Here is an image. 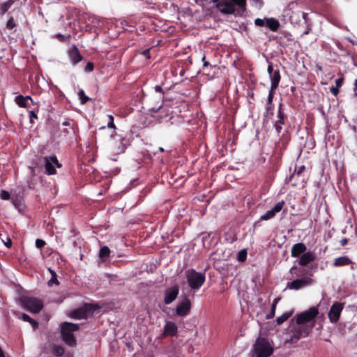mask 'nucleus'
Returning <instances> with one entry per match:
<instances>
[{"label": "nucleus", "instance_id": "obj_1", "mask_svg": "<svg viewBox=\"0 0 357 357\" xmlns=\"http://www.w3.org/2000/svg\"><path fill=\"white\" fill-rule=\"evenodd\" d=\"M223 3L225 8L221 10L222 14L243 15L246 10V0H227Z\"/></svg>", "mask_w": 357, "mask_h": 357}, {"label": "nucleus", "instance_id": "obj_2", "mask_svg": "<svg viewBox=\"0 0 357 357\" xmlns=\"http://www.w3.org/2000/svg\"><path fill=\"white\" fill-rule=\"evenodd\" d=\"M313 328L314 323L293 325L290 331V337L287 342L290 343L297 342L301 338L307 337L312 332Z\"/></svg>", "mask_w": 357, "mask_h": 357}, {"label": "nucleus", "instance_id": "obj_3", "mask_svg": "<svg viewBox=\"0 0 357 357\" xmlns=\"http://www.w3.org/2000/svg\"><path fill=\"white\" fill-rule=\"evenodd\" d=\"M79 325L70 322H64L61 326V333L62 339L66 344L70 347L76 345V339L73 332L79 330Z\"/></svg>", "mask_w": 357, "mask_h": 357}, {"label": "nucleus", "instance_id": "obj_4", "mask_svg": "<svg viewBox=\"0 0 357 357\" xmlns=\"http://www.w3.org/2000/svg\"><path fill=\"white\" fill-rule=\"evenodd\" d=\"M319 314V310L317 307H311L307 310L296 314L291 320V323L296 324H310L311 323L315 324L314 319Z\"/></svg>", "mask_w": 357, "mask_h": 357}, {"label": "nucleus", "instance_id": "obj_5", "mask_svg": "<svg viewBox=\"0 0 357 357\" xmlns=\"http://www.w3.org/2000/svg\"><path fill=\"white\" fill-rule=\"evenodd\" d=\"M188 284L191 289L198 290L206 280L204 273H199L195 269H188L185 271Z\"/></svg>", "mask_w": 357, "mask_h": 357}, {"label": "nucleus", "instance_id": "obj_6", "mask_svg": "<svg viewBox=\"0 0 357 357\" xmlns=\"http://www.w3.org/2000/svg\"><path fill=\"white\" fill-rule=\"evenodd\" d=\"M20 303L25 310L31 313H38L43 308V301L35 297H21Z\"/></svg>", "mask_w": 357, "mask_h": 357}, {"label": "nucleus", "instance_id": "obj_7", "mask_svg": "<svg viewBox=\"0 0 357 357\" xmlns=\"http://www.w3.org/2000/svg\"><path fill=\"white\" fill-rule=\"evenodd\" d=\"M254 350L256 357H269L273 352V348L264 337H259L256 340Z\"/></svg>", "mask_w": 357, "mask_h": 357}, {"label": "nucleus", "instance_id": "obj_8", "mask_svg": "<svg viewBox=\"0 0 357 357\" xmlns=\"http://www.w3.org/2000/svg\"><path fill=\"white\" fill-rule=\"evenodd\" d=\"M97 307L92 304H85L83 307L73 310L70 312V317L73 319H86L87 317L94 312Z\"/></svg>", "mask_w": 357, "mask_h": 357}, {"label": "nucleus", "instance_id": "obj_9", "mask_svg": "<svg viewBox=\"0 0 357 357\" xmlns=\"http://www.w3.org/2000/svg\"><path fill=\"white\" fill-rule=\"evenodd\" d=\"M277 119L273 121V127L275 129L277 135H279L282 130V126L284 125L287 116L283 109V104L280 102L278 105Z\"/></svg>", "mask_w": 357, "mask_h": 357}, {"label": "nucleus", "instance_id": "obj_10", "mask_svg": "<svg viewBox=\"0 0 357 357\" xmlns=\"http://www.w3.org/2000/svg\"><path fill=\"white\" fill-rule=\"evenodd\" d=\"M43 160L45 172L48 175L55 174L56 172L55 167H61L56 156H45Z\"/></svg>", "mask_w": 357, "mask_h": 357}, {"label": "nucleus", "instance_id": "obj_11", "mask_svg": "<svg viewBox=\"0 0 357 357\" xmlns=\"http://www.w3.org/2000/svg\"><path fill=\"white\" fill-rule=\"evenodd\" d=\"M179 293V287L177 284L167 288L164 291V303L169 305L174 302L178 297Z\"/></svg>", "mask_w": 357, "mask_h": 357}, {"label": "nucleus", "instance_id": "obj_12", "mask_svg": "<svg viewBox=\"0 0 357 357\" xmlns=\"http://www.w3.org/2000/svg\"><path fill=\"white\" fill-rule=\"evenodd\" d=\"M192 303L188 297H185L179 302L176 308V314L179 317L187 316L191 310Z\"/></svg>", "mask_w": 357, "mask_h": 357}, {"label": "nucleus", "instance_id": "obj_13", "mask_svg": "<svg viewBox=\"0 0 357 357\" xmlns=\"http://www.w3.org/2000/svg\"><path fill=\"white\" fill-rule=\"evenodd\" d=\"M344 305L339 302L334 303L328 312V318L331 323H337L340 319Z\"/></svg>", "mask_w": 357, "mask_h": 357}, {"label": "nucleus", "instance_id": "obj_14", "mask_svg": "<svg viewBox=\"0 0 357 357\" xmlns=\"http://www.w3.org/2000/svg\"><path fill=\"white\" fill-rule=\"evenodd\" d=\"M311 278L308 277H303L301 279H296L290 282H288L287 284V288L290 289L298 290L311 284Z\"/></svg>", "mask_w": 357, "mask_h": 357}, {"label": "nucleus", "instance_id": "obj_15", "mask_svg": "<svg viewBox=\"0 0 357 357\" xmlns=\"http://www.w3.org/2000/svg\"><path fill=\"white\" fill-rule=\"evenodd\" d=\"M285 204L284 201H280L275 204L273 207L271 209L267 211L264 215H262L260 217L261 220H268L271 218H273L276 213H279L282 211V208L284 207Z\"/></svg>", "mask_w": 357, "mask_h": 357}, {"label": "nucleus", "instance_id": "obj_16", "mask_svg": "<svg viewBox=\"0 0 357 357\" xmlns=\"http://www.w3.org/2000/svg\"><path fill=\"white\" fill-rule=\"evenodd\" d=\"M68 56L70 59V61L73 65H76L83 59V56L81 55L78 48L75 45H73L70 49V50L68 51Z\"/></svg>", "mask_w": 357, "mask_h": 357}, {"label": "nucleus", "instance_id": "obj_17", "mask_svg": "<svg viewBox=\"0 0 357 357\" xmlns=\"http://www.w3.org/2000/svg\"><path fill=\"white\" fill-rule=\"evenodd\" d=\"M62 126L63 128L61 130V132L63 133L64 137L75 134L74 122L73 120L69 119H66L62 123Z\"/></svg>", "mask_w": 357, "mask_h": 357}, {"label": "nucleus", "instance_id": "obj_18", "mask_svg": "<svg viewBox=\"0 0 357 357\" xmlns=\"http://www.w3.org/2000/svg\"><path fill=\"white\" fill-rule=\"evenodd\" d=\"M307 250L306 245L303 243H297L291 247V255L292 257H298Z\"/></svg>", "mask_w": 357, "mask_h": 357}, {"label": "nucleus", "instance_id": "obj_19", "mask_svg": "<svg viewBox=\"0 0 357 357\" xmlns=\"http://www.w3.org/2000/svg\"><path fill=\"white\" fill-rule=\"evenodd\" d=\"M178 332V327L175 323L167 321L164 327V336H175Z\"/></svg>", "mask_w": 357, "mask_h": 357}, {"label": "nucleus", "instance_id": "obj_20", "mask_svg": "<svg viewBox=\"0 0 357 357\" xmlns=\"http://www.w3.org/2000/svg\"><path fill=\"white\" fill-rule=\"evenodd\" d=\"M275 91V90L270 89V91L268 92L267 101H266V116H268V115L273 116V115L274 105L273 103V98H274Z\"/></svg>", "mask_w": 357, "mask_h": 357}, {"label": "nucleus", "instance_id": "obj_21", "mask_svg": "<svg viewBox=\"0 0 357 357\" xmlns=\"http://www.w3.org/2000/svg\"><path fill=\"white\" fill-rule=\"evenodd\" d=\"M315 259V255L312 252H304L300 257L298 264L305 266H307L309 263L313 261Z\"/></svg>", "mask_w": 357, "mask_h": 357}, {"label": "nucleus", "instance_id": "obj_22", "mask_svg": "<svg viewBox=\"0 0 357 357\" xmlns=\"http://www.w3.org/2000/svg\"><path fill=\"white\" fill-rule=\"evenodd\" d=\"M271 79V89L275 90L279 85L281 79L280 73L278 69L275 70L273 73L270 76Z\"/></svg>", "mask_w": 357, "mask_h": 357}, {"label": "nucleus", "instance_id": "obj_23", "mask_svg": "<svg viewBox=\"0 0 357 357\" xmlns=\"http://www.w3.org/2000/svg\"><path fill=\"white\" fill-rule=\"evenodd\" d=\"M353 262H352L351 259H350L348 257L342 256V257H339L335 259L333 261V266L335 267H338V266H347V265L351 264Z\"/></svg>", "mask_w": 357, "mask_h": 357}, {"label": "nucleus", "instance_id": "obj_24", "mask_svg": "<svg viewBox=\"0 0 357 357\" xmlns=\"http://www.w3.org/2000/svg\"><path fill=\"white\" fill-rule=\"evenodd\" d=\"M17 0H8L0 3V15L6 14Z\"/></svg>", "mask_w": 357, "mask_h": 357}, {"label": "nucleus", "instance_id": "obj_25", "mask_svg": "<svg viewBox=\"0 0 357 357\" xmlns=\"http://www.w3.org/2000/svg\"><path fill=\"white\" fill-rule=\"evenodd\" d=\"M266 24L272 31H276L280 27L279 21L275 18L267 19Z\"/></svg>", "mask_w": 357, "mask_h": 357}, {"label": "nucleus", "instance_id": "obj_26", "mask_svg": "<svg viewBox=\"0 0 357 357\" xmlns=\"http://www.w3.org/2000/svg\"><path fill=\"white\" fill-rule=\"evenodd\" d=\"M289 273L293 277H301L305 275L306 270L303 268H298L294 266L291 268Z\"/></svg>", "mask_w": 357, "mask_h": 357}, {"label": "nucleus", "instance_id": "obj_27", "mask_svg": "<svg viewBox=\"0 0 357 357\" xmlns=\"http://www.w3.org/2000/svg\"><path fill=\"white\" fill-rule=\"evenodd\" d=\"M110 250L107 246H102L100 249L99 257L102 261H105L109 257Z\"/></svg>", "mask_w": 357, "mask_h": 357}, {"label": "nucleus", "instance_id": "obj_28", "mask_svg": "<svg viewBox=\"0 0 357 357\" xmlns=\"http://www.w3.org/2000/svg\"><path fill=\"white\" fill-rule=\"evenodd\" d=\"M22 319L24 321L29 322L34 330L38 327V321L30 317L28 314H22Z\"/></svg>", "mask_w": 357, "mask_h": 357}, {"label": "nucleus", "instance_id": "obj_29", "mask_svg": "<svg viewBox=\"0 0 357 357\" xmlns=\"http://www.w3.org/2000/svg\"><path fill=\"white\" fill-rule=\"evenodd\" d=\"M293 314V311L286 312L283 313L281 316L278 317L276 319V322L278 325L283 324L285 321H287Z\"/></svg>", "mask_w": 357, "mask_h": 357}, {"label": "nucleus", "instance_id": "obj_30", "mask_svg": "<svg viewBox=\"0 0 357 357\" xmlns=\"http://www.w3.org/2000/svg\"><path fill=\"white\" fill-rule=\"evenodd\" d=\"M15 102L20 107L26 108L28 107L27 102L25 100V98L22 95H19L16 96L15 98Z\"/></svg>", "mask_w": 357, "mask_h": 357}, {"label": "nucleus", "instance_id": "obj_31", "mask_svg": "<svg viewBox=\"0 0 357 357\" xmlns=\"http://www.w3.org/2000/svg\"><path fill=\"white\" fill-rule=\"evenodd\" d=\"M50 273H51V279L48 282L49 286H52L53 284L59 285V282L57 279V275L56 272L52 269H49Z\"/></svg>", "mask_w": 357, "mask_h": 357}, {"label": "nucleus", "instance_id": "obj_32", "mask_svg": "<svg viewBox=\"0 0 357 357\" xmlns=\"http://www.w3.org/2000/svg\"><path fill=\"white\" fill-rule=\"evenodd\" d=\"M52 351L56 356L60 357L63 355L65 350L62 346L54 345Z\"/></svg>", "mask_w": 357, "mask_h": 357}, {"label": "nucleus", "instance_id": "obj_33", "mask_svg": "<svg viewBox=\"0 0 357 357\" xmlns=\"http://www.w3.org/2000/svg\"><path fill=\"white\" fill-rule=\"evenodd\" d=\"M78 96L80 100V102L82 105L86 104L89 100V98L85 95L83 89H80L79 91Z\"/></svg>", "mask_w": 357, "mask_h": 357}, {"label": "nucleus", "instance_id": "obj_34", "mask_svg": "<svg viewBox=\"0 0 357 357\" xmlns=\"http://www.w3.org/2000/svg\"><path fill=\"white\" fill-rule=\"evenodd\" d=\"M224 1H227V0H211V2L215 3V7L218 9L220 13L221 10L225 8V4L223 3Z\"/></svg>", "mask_w": 357, "mask_h": 357}, {"label": "nucleus", "instance_id": "obj_35", "mask_svg": "<svg viewBox=\"0 0 357 357\" xmlns=\"http://www.w3.org/2000/svg\"><path fill=\"white\" fill-rule=\"evenodd\" d=\"M114 116L112 115H108L107 116V127L109 128H112L114 130H116V127L114 124Z\"/></svg>", "mask_w": 357, "mask_h": 357}, {"label": "nucleus", "instance_id": "obj_36", "mask_svg": "<svg viewBox=\"0 0 357 357\" xmlns=\"http://www.w3.org/2000/svg\"><path fill=\"white\" fill-rule=\"evenodd\" d=\"M247 257V251L245 250H242L238 253V260L240 262H243L246 260Z\"/></svg>", "mask_w": 357, "mask_h": 357}, {"label": "nucleus", "instance_id": "obj_37", "mask_svg": "<svg viewBox=\"0 0 357 357\" xmlns=\"http://www.w3.org/2000/svg\"><path fill=\"white\" fill-rule=\"evenodd\" d=\"M6 26L8 29H13V28H15L16 26V24L15 22V20L13 16L10 17V18L7 21Z\"/></svg>", "mask_w": 357, "mask_h": 357}, {"label": "nucleus", "instance_id": "obj_38", "mask_svg": "<svg viewBox=\"0 0 357 357\" xmlns=\"http://www.w3.org/2000/svg\"><path fill=\"white\" fill-rule=\"evenodd\" d=\"M0 198L3 200H9L10 198V195L8 191L2 190L0 192Z\"/></svg>", "mask_w": 357, "mask_h": 357}, {"label": "nucleus", "instance_id": "obj_39", "mask_svg": "<svg viewBox=\"0 0 357 357\" xmlns=\"http://www.w3.org/2000/svg\"><path fill=\"white\" fill-rule=\"evenodd\" d=\"M275 309H276V307H275V305H272L271 312L266 316V319H271L273 318V317L275 316Z\"/></svg>", "mask_w": 357, "mask_h": 357}, {"label": "nucleus", "instance_id": "obj_40", "mask_svg": "<svg viewBox=\"0 0 357 357\" xmlns=\"http://www.w3.org/2000/svg\"><path fill=\"white\" fill-rule=\"evenodd\" d=\"M93 69H94V64H93V63H92L91 61H89L84 68V70L86 72H91L93 70Z\"/></svg>", "mask_w": 357, "mask_h": 357}, {"label": "nucleus", "instance_id": "obj_41", "mask_svg": "<svg viewBox=\"0 0 357 357\" xmlns=\"http://www.w3.org/2000/svg\"><path fill=\"white\" fill-rule=\"evenodd\" d=\"M45 241L42 240V239H36V246L38 248H43L45 245Z\"/></svg>", "mask_w": 357, "mask_h": 357}, {"label": "nucleus", "instance_id": "obj_42", "mask_svg": "<svg viewBox=\"0 0 357 357\" xmlns=\"http://www.w3.org/2000/svg\"><path fill=\"white\" fill-rule=\"evenodd\" d=\"M29 119H30V123H33V119H38V116L37 114L34 112V111H29Z\"/></svg>", "mask_w": 357, "mask_h": 357}, {"label": "nucleus", "instance_id": "obj_43", "mask_svg": "<svg viewBox=\"0 0 357 357\" xmlns=\"http://www.w3.org/2000/svg\"><path fill=\"white\" fill-rule=\"evenodd\" d=\"M304 169H305L304 165H302L300 167H298V169L295 170V173L292 176H291V177L289 178V180L294 176L295 174L297 175H300L301 174H302L303 172Z\"/></svg>", "mask_w": 357, "mask_h": 357}, {"label": "nucleus", "instance_id": "obj_44", "mask_svg": "<svg viewBox=\"0 0 357 357\" xmlns=\"http://www.w3.org/2000/svg\"><path fill=\"white\" fill-rule=\"evenodd\" d=\"M330 91L334 96H337L340 92L339 88L337 86L331 87Z\"/></svg>", "mask_w": 357, "mask_h": 357}, {"label": "nucleus", "instance_id": "obj_45", "mask_svg": "<svg viewBox=\"0 0 357 357\" xmlns=\"http://www.w3.org/2000/svg\"><path fill=\"white\" fill-rule=\"evenodd\" d=\"M343 82H344V77H343V75H342L340 78L336 79V81H335L336 86L340 88L343 84Z\"/></svg>", "mask_w": 357, "mask_h": 357}, {"label": "nucleus", "instance_id": "obj_46", "mask_svg": "<svg viewBox=\"0 0 357 357\" xmlns=\"http://www.w3.org/2000/svg\"><path fill=\"white\" fill-rule=\"evenodd\" d=\"M255 23L257 26H263L264 25V20L262 19H260V18H257L255 20Z\"/></svg>", "mask_w": 357, "mask_h": 357}, {"label": "nucleus", "instance_id": "obj_47", "mask_svg": "<svg viewBox=\"0 0 357 357\" xmlns=\"http://www.w3.org/2000/svg\"><path fill=\"white\" fill-rule=\"evenodd\" d=\"M302 17L303 20H305V24L310 23V20L308 18V14L305 12H302Z\"/></svg>", "mask_w": 357, "mask_h": 357}, {"label": "nucleus", "instance_id": "obj_48", "mask_svg": "<svg viewBox=\"0 0 357 357\" xmlns=\"http://www.w3.org/2000/svg\"><path fill=\"white\" fill-rule=\"evenodd\" d=\"M275 70L273 69V66L272 65V63H270L268 66V68H267V71L269 74V75L271 76L273 72L275 71Z\"/></svg>", "mask_w": 357, "mask_h": 357}, {"label": "nucleus", "instance_id": "obj_49", "mask_svg": "<svg viewBox=\"0 0 357 357\" xmlns=\"http://www.w3.org/2000/svg\"><path fill=\"white\" fill-rule=\"evenodd\" d=\"M349 240L347 238H343L340 241L341 246H345L348 244Z\"/></svg>", "mask_w": 357, "mask_h": 357}, {"label": "nucleus", "instance_id": "obj_50", "mask_svg": "<svg viewBox=\"0 0 357 357\" xmlns=\"http://www.w3.org/2000/svg\"><path fill=\"white\" fill-rule=\"evenodd\" d=\"M307 24V29L305 31H304L303 34L307 35L310 33L311 28H310V23L306 24Z\"/></svg>", "mask_w": 357, "mask_h": 357}, {"label": "nucleus", "instance_id": "obj_51", "mask_svg": "<svg viewBox=\"0 0 357 357\" xmlns=\"http://www.w3.org/2000/svg\"><path fill=\"white\" fill-rule=\"evenodd\" d=\"M155 91H157V92H159V93H163V91H162V87H161L160 86H155Z\"/></svg>", "mask_w": 357, "mask_h": 357}, {"label": "nucleus", "instance_id": "obj_52", "mask_svg": "<svg viewBox=\"0 0 357 357\" xmlns=\"http://www.w3.org/2000/svg\"><path fill=\"white\" fill-rule=\"evenodd\" d=\"M5 245L7 248H10L12 246V241L10 239H8L7 242L5 243Z\"/></svg>", "mask_w": 357, "mask_h": 357}, {"label": "nucleus", "instance_id": "obj_53", "mask_svg": "<svg viewBox=\"0 0 357 357\" xmlns=\"http://www.w3.org/2000/svg\"><path fill=\"white\" fill-rule=\"evenodd\" d=\"M143 54L147 57V58H149L150 57V55H149V50H146L143 52Z\"/></svg>", "mask_w": 357, "mask_h": 357}, {"label": "nucleus", "instance_id": "obj_54", "mask_svg": "<svg viewBox=\"0 0 357 357\" xmlns=\"http://www.w3.org/2000/svg\"><path fill=\"white\" fill-rule=\"evenodd\" d=\"M24 98H25V100L26 101H27V100H30L31 101L32 104H34V102H33V99L31 98V96H25Z\"/></svg>", "mask_w": 357, "mask_h": 357}, {"label": "nucleus", "instance_id": "obj_55", "mask_svg": "<svg viewBox=\"0 0 357 357\" xmlns=\"http://www.w3.org/2000/svg\"><path fill=\"white\" fill-rule=\"evenodd\" d=\"M279 300H280V298H275L272 305H275V307H276L277 303H278Z\"/></svg>", "mask_w": 357, "mask_h": 357}, {"label": "nucleus", "instance_id": "obj_56", "mask_svg": "<svg viewBox=\"0 0 357 357\" xmlns=\"http://www.w3.org/2000/svg\"><path fill=\"white\" fill-rule=\"evenodd\" d=\"M162 107V105H160L157 108H152L151 110L156 112H158L160 108Z\"/></svg>", "mask_w": 357, "mask_h": 357}, {"label": "nucleus", "instance_id": "obj_57", "mask_svg": "<svg viewBox=\"0 0 357 357\" xmlns=\"http://www.w3.org/2000/svg\"><path fill=\"white\" fill-rule=\"evenodd\" d=\"M209 65H210L209 62H208V61H204V64H203V67H204V68H206V67L208 66Z\"/></svg>", "mask_w": 357, "mask_h": 357}, {"label": "nucleus", "instance_id": "obj_58", "mask_svg": "<svg viewBox=\"0 0 357 357\" xmlns=\"http://www.w3.org/2000/svg\"><path fill=\"white\" fill-rule=\"evenodd\" d=\"M0 357H5L4 353L1 347H0Z\"/></svg>", "mask_w": 357, "mask_h": 357}, {"label": "nucleus", "instance_id": "obj_59", "mask_svg": "<svg viewBox=\"0 0 357 357\" xmlns=\"http://www.w3.org/2000/svg\"><path fill=\"white\" fill-rule=\"evenodd\" d=\"M354 91H357V79L355 80L354 82Z\"/></svg>", "mask_w": 357, "mask_h": 357}, {"label": "nucleus", "instance_id": "obj_60", "mask_svg": "<svg viewBox=\"0 0 357 357\" xmlns=\"http://www.w3.org/2000/svg\"><path fill=\"white\" fill-rule=\"evenodd\" d=\"M159 151H161V152H162V151H164V149H163V148L160 147V148H159Z\"/></svg>", "mask_w": 357, "mask_h": 357}, {"label": "nucleus", "instance_id": "obj_61", "mask_svg": "<svg viewBox=\"0 0 357 357\" xmlns=\"http://www.w3.org/2000/svg\"><path fill=\"white\" fill-rule=\"evenodd\" d=\"M256 2H262L263 0H255Z\"/></svg>", "mask_w": 357, "mask_h": 357}]
</instances>
